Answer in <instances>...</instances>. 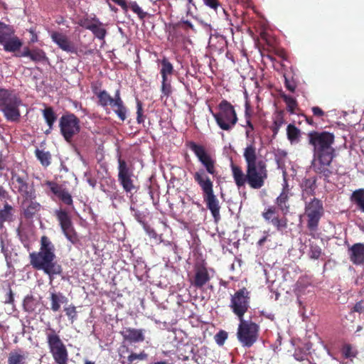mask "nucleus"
I'll return each instance as SVG.
<instances>
[{
  "mask_svg": "<svg viewBox=\"0 0 364 364\" xmlns=\"http://www.w3.org/2000/svg\"><path fill=\"white\" fill-rule=\"evenodd\" d=\"M324 214L323 203L316 198L305 202L304 215L307 217L306 227L311 232L318 230L321 218Z\"/></svg>",
  "mask_w": 364,
  "mask_h": 364,
  "instance_id": "9",
  "label": "nucleus"
},
{
  "mask_svg": "<svg viewBox=\"0 0 364 364\" xmlns=\"http://www.w3.org/2000/svg\"><path fill=\"white\" fill-rule=\"evenodd\" d=\"M219 112L215 113L210 109L218 127L225 131L230 130L237 122V116L233 105L226 100L218 105Z\"/></svg>",
  "mask_w": 364,
  "mask_h": 364,
  "instance_id": "6",
  "label": "nucleus"
},
{
  "mask_svg": "<svg viewBox=\"0 0 364 364\" xmlns=\"http://www.w3.org/2000/svg\"><path fill=\"white\" fill-rule=\"evenodd\" d=\"M118 181L122 186L126 193H131L135 189L134 181L132 178L133 176V168L129 166L127 161L118 156Z\"/></svg>",
  "mask_w": 364,
  "mask_h": 364,
  "instance_id": "14",
  "label": "nucleus"
},
{
  "mask_svg": "<svg viewBox=\"0 0 364 364\" xmlns=\"http://www.w3.org/2000/svg\"><path fill=\"white\" fill-rule=\"evenodd\" d=\"M349 258L355 265L364 264V244L355 243L348 248Z\"/></svg>",
  "mask_w": 364,
  "mask_h": 364,
  "instance_id": "22",
  "label": "nucleus"
},
{
  "mask_svg": "<svg viewBox=\"0 0 364 364\" xmlns=\"http://www.w3.org/2000/svg\"><path fill=\"white\" fill-rule=\"evenodd\" d=\"M250 304V292L245 288L238 289L231 296L229 307L237 318H244Z\"/></svg>",
  "mask_w": 364,
  "mask_h": 364,
  "instance_id": "11",
  "label": "nucleus"
},
{
  "mask_svg": "<svg viewBox=\"0 0 364 364\" xmlns=\"http://www.w3.org/2000/svg\"><path fill=\"white\" fill-rule=\"evenodd\" d=\"M316 181V177L305 178L303 179L301 184L302 200H305L307 198L315 195L317 188Z\"/></svg>",
  "mask_w": 364,
  "mask_h": 364,
  "instance_id": "26",
  "label": "nucleus"
},
{
  "mask_svg": "<svg viewBox=\"0 0 364 364\" xmlns=\"http://www.w3.org/2000/svg\"><path fill=\"white\" fill-rule=\"evenodd\" d=\"M284 85L286 88L291 92H294L296 90V85L294 80H289L284 75Z\"/></svg>",
  "mask_w": 364,
  "mask_h": 364,
  "instance_id": "56",
  "label": "nucleus"
},
{
  "mask_svg": "<svg viewBox=\"0 0 364 364\" xmlns=\"http://www.w3.org/2000/svg\"><path fill=\"white\" fill-rule=\"evenodd\" d=\"M203 1L205 6L213 9L214 11H217L218 7L220 6L219 0H203Z\"/></svg>",
  "mask_w": 364,
  "mask_h": 364,
  "instance_id": "55",
  "label": "nucleus"
},
{
  "mask_svg": "<svg viewBox=\"0 0 364 364\" xmlns=\"http://www.w3.org/2000/svg\"><path fill=\"white\" fill-rule=\"evenodd\" d=\"M26 353L21 349L12 350L8 356V364H26Z\"/></svg>",
  "mask_w": 364,
  "mask_h": 364,
  "instance_id": "31",
  "label": "nucleus"
},
{
  "mask_svg": "<svg viewBox=\"0 0 364 364\" xmlns=\"http://www.w3.org/2000/svg\"><path fill=\"white\" fill-rule=\"evenodd\" d=\"M16 57H28L32 61L35 63H43L48 61V58L46 52L38 48L30 49L28 47H24L22 52L15 54Z\"/></svg>",
  "mask_w": 364,
  "mask_h": 364,
  "instance_id": "19",
  "label": "nucleus"
},
{
  "mask_svg": "<svg viewBox=\"0 0 364 364\" xmlns=\"http://www.w3.org/2000/svg\"><path fill=\"white\" fill-rule=\"evenodd\" d=\"M308 144L312 147L313 159L311 167L314 172L328 182L335 173L332 161L336 157L333 145L335 136L327 131H311L307 134Z\"/></svg>",
  "mask_w": 364,
  "mask_h": 364,
  "instance_id": "3",
  "label": "nucleus"
},
{
  "mask_svg": "<svg viewBox=\"0 0 364 364\" xmlns=\"http://www.w3.org/2000/svg\"><path fill=\"white\" fill-rule=\"evenodd\" d=\"M43 117L49 127V131H46V133H50V131L53 129V124L57 119V115L55 113L53 109L51 107H46L43 111Z\"/></svg>",
  "mask_w": 364,
  "mask_h": 364,
  "instance_id": "34",
  "label": "nucleus"
},
{
  "mask_svg": "<svg viewBox=\"0 0 364 364\" xmlns=\"http://www.w3.org/2000/svg\"><path fill=\"white\" fill-rule=\"evenodd\" d=\"M11 181L15 188L26 200L36 198L33 188L29 185V176L24 170L13 171L11 172Z\"/></svg>",
  "mask_w": 364,
  "mask_h": 364,
  "instance_id": "13",
  "label": "nucleus"
},
{
  "mask_svg": "<svg viewBox=\"0 0 364 364\" xmlns=\"http://www.w3.org/2000/svg\"><path fill=\"white\" fill-rule=\"evenodd\" d=\"M93 21L95 22L90 31L95 36V38L99 40H105V38L107 33L106 28L104 27V24L97 18H93Z\"/></svg>",
  "mask_w": 364,
  "mask_h": 364,
  "instance_id": "33",
  "label": "nucleus"
},
{
  "mask_svg": "<svg viewBox=\"0 0 364 364\" xmlns=\"http://www.w3.org/2000/svg\"><path fill=\"white\" fill-rule=\"evenodd\" d=\"M128 4V9H130L134 13H135L138 17L143 20L146 16L147 13L144 11L139 6L136 1H130Z\"/></svg>",
  "mask_w": 364,
  "mask_h": 364,
  "instance_id": "43",
  "label": "nucleus"
},
{
  "mask_svg": "<svg viewBox=\"0 0 364 364\" xmlns=\"http://www.w3.org/2000/svg\"><path fill=\"white\" fill-rule=\"evenodd\" d=\"M173 30H176L178 28L183 29L186 33H188L189 30L196 32V29L192 23L188 20H181L180 21L172 25Z\"/></svg>",
  "mask_w": 364,
  "mask_h": 364,
  "instance_id": "41",
  "label": "nucleus"
},
{
  "mask_svg": "<svg viewBox=\"0 0 364 364\" xmlns=\"http://www.w3.org/2000/svg\"><path fill=\"white\" fill-rule=\"evenodd\" d=\"M130 210H132V212L133 213V216L134 217V218L141 224H143V225H145V223H144V214L140 212L139 210H136L135 208H134L133 207H131L130 208Z\"/></svg>",
  "mask_w": 364,
  "mask_h": 364,
  "instance_id": "54",
  "label": "nucleus"
},
{
  "mask_svg": "<svg viewBox=\"0 0 364 364\" xmlns=\"http://www.w3.org/2000/svg\"><path fill=\"white\" fill-rule=\"evenodd\" d=\"M36 301L33 295H27L23 302V306L26 312H33L36 309Z\"/></svg>",
  "mask_w": 364,
  "mask_h": 364,
  "instance_id": "40",
  "label": "nucleus"
},
{
  "mask_svg": "<svg viewBox=\"0 0 364 364\" xmlns=\"http://www.w3.org/2000/svg\"><path fill=\"white\" fill-rule=\"evenodd\" d=\"M46 333L47 343L50 353L57 364H67L68 353L65 344L53 328H48Z\"/></svg>",
  "mask_w": 364,
  "mask_h": 364,
  "instance_id": "8",
  "label": "nucleus"
},
{
  "mask_svg": "<svg viewBox=\"0 0 364 364\" xmlns=\"http://www.w3.org/2000/svg\"><path fill=\"white\" fill-rule=\"evenodd\" d=\"M284 122V120L282 116H277V118L274 120L273 124L271 127V129L274 136L277 134L280 127L282 126Z\"/></svg>",
  "mask_w": 364,
  "mask_h": 364,
  "instance_id": "51",
  "label": "nucleus"
},
{
  "mask_svg": "<svg viewBox=\"0 0 364 364\" xmlns=\"http://www.w3.org/2000/svg\"><path fill=\"white\" fill-rule=\"evenodd\" d=\"M243 157L246 164L245 173L241 166L233 163L230 165L236 186L240 189L247 184L252 189H260L267 180L269 172L267 161L258 156L254 141L244 149Z\"/></svg>",
  "mask_w": 364,
  "mask_h": 364,
  "instance_id": "2",
  "label": "nucleus"
},
{
  "mask_svg": "<svg viewBox=\"0 0 364 364\" xmlns=\"http://www.w3.org/2000/svg\"><path fill=\"white\" fill-rule=\"evenodd\" d=\"M36 158L40 161L43 166L47 167L51 163V154L49 151H44L36 149L35 151Z\"/></svg>",
  "mask_w": 364,
  "mask_h": 364,
  "instance_id": "38",
  "label": "nucleus"
},
{
  "mask_svg": "<svg viewBox=\"0 0 364 364\" xmlns=\"http://www.w3.org/2000/svg\"><path fill=\"white\" fill-rule=\"evenodd\" d=\"M195 347L192 344H185L178 349V358L183 361H187L190 359L197 362L195 354Z\"/></svg>",
  "mask_w": 364,
  "mask_h": 364,
  "instance_id": "29",
  "label": "nucleus"
},
{
  "mask_svg": "<svg viewBox=\"0 0 364 364\" xmlns=\"http://www.w3.org/2000/svg\"><path fill=\"white\" fill-rule=\"evenodd\" d=\"M249 109H250V106L247 103H246V108H245V118H246V127H247V129H246V131H245V135H246V137L248 138L251 135V132L252 131H254L255 129V127H254V125L252 124V123L251 122V120H250V114L249 113Z\"/></svg>",
  "mask_w": 364,
  "mask_h": 364,
  "instance_id": "45",
  "label": "nucleus"
},
{
  "mask_svg": "<svg viewBox=\"0 0 364 364\" xmlns=\"http://www.w3.org/2000/svg\"><path fill=\"white\" fill-rule=\"evenodd\" d=\"M15 209L7 202L0 208V230L4 228V223H11L15 220Z\"/></svg>",
  "mask_w": 364,
  "mask_h": 364,
  "instance_id": "25",
  "label": "nucleus"
},
{
  "mask_svg": "<svg viewBox=\"0 0 364 364\" xmlns=\"http://www.w3.org/2000/svg\"><path fill=\"white\" fill-rule=\"evenodd\" d=\"M313 114L318 117H321L325 115V112L319 107H313L311 108Z\"/></svg>",
  "mask_w": 364,
  "mask_h": 364,
  "instance_id": "59",
  "label": "nucleus"
},
{
  "mask_svg": "<svg viewBox=\"0 0 364 364\" xmlns=\"http://www.w3.org/2000/svg\"><path fill=\"white\" fill-rule=\"evenodd\" d=\"M22 100L18 94L12 89L0 87V111L9 122H17L20 120V107Z\"/></svg>",
  "mask_w": 364,
  "mask_h": 364,
  "instance_id": "5",
  "label": "nucleus"
},
{
  "mask_svg": "<svg viewBox=\"0 0 364 364\" xmlns=\"http://www.w3.org/2000/svg\"><path fill=\"white\" fill-rule=\"evenodd\" d=\"M210 279V277L208 269L204 265L196 267L195 277L192 282L195 287L202 289Z\"/></svg>",
  "mask_w": 364,
  "mask_h": 364,
  "instance_id": "23",
  "label": "nucleus"
},
{
  "mask_svg": "<svg viewBox=\"0 0 364 364\" xmlns=\"http://www.w3.org/2000/svg\"><path fill=\"white\" fill-rule=\"evenodd\" d=\"M214 338L218 345L223 346L225 340L228 338V333L223 330H221L215 334Z\"/></svg>",
  "mask_w": 364,
  "mask_h": 364,
  "instance_id": "52",
  "label": "nucleus"
},
{
  "mask_svg": "<svg viewBox=\"0 0 364 364\" xmlns=\"http://www.w3.org/2000/svg\"><path fill=\"white\" fill-rule=\"evenodd\" d=\"M160 63L161 65L160 70L161 78H168V76L171 75L174 72L172 63H171L165 57L160 60Z\"/></svg>",
  "mask_w": 364,
  "mask_h": 364,
  "instance_id": "36",
  "label": "nucleus"
},
{
  "mask_svg": "<svg viewBox=\"0 0 364 364\" xmlns=\"http://www.w3.org/2000/svg\"><path fill=\"white\" fill-rule=\"evenodd\" d=\"M322 254V250L315 242H311L309 246V257L314 259H318Z\"/></svg>",
  "mask_w": 364,
  "mask_h": 364,
  "instance_id": "46",
  "label": "nucleus"
},
{
  "mask_svg": "<svg viewBox=\"0 0 364 364\" xmlns=\"http://www.w3.org/2000/svg\"><path fill=\"white\" fill-rule=\"evenodd\" d=\"M110 107L114 114L122 122H124L127 119L128 108L121 97L119 89L116 90V99Z\"/></svg>",
  "mask_w": 364,
  "mask_h": 364,
  "instance_id": "20",
  "label": "nucleus"
},
{
  "mask_svg": "<svg viewBox=\"0 0 364 364\" xmlns=\"http://www.w3.org/2000/svg\"><path fill=\"white\" fill-rule=\"evenodd\" d=\"M14 302V294L11 288L9 289L8 293L5 296L4 303L12 304Z\"/></svg>",
  "mask_w": 364,
  "mask_h": 364,
  "instance_id": "60",
  "label": "nucleus"
},
{
  "mask_svg": "<svg viewBox=\"0 0 364 364\" xmlns=\"http://www.w3.org/2000/svg\"><path fill=\"white\" fill-rule=\"evenodd\" d=\"M287 134L288 139L292 144L299 141L301 131L295 125L289 124L287 128Z\"/></svg>",
  "mask_w": 364,
  "mask_h": 364,
  "instance_id": "37",
  "label": "nucleus"
},
{
  "mask_svg": "<svg viewBox=\"0 0 364 364\" xmlns=\"http://www.w3.org/2000/svg\"><path fill=\"white\" fill-rule=\"evenodd\" d=\"M64 311L68 317L69 321L73 323L77 318V311L75 306H70L64 308Z\"/></svg>",
  "mask_w": 364,
  "mask_h": 364,
  "instance_id": "49",
  "label": "nucleus"
},
{
  "mask_svg": "<svg viewBox=\"0 0 364 364\" xmlns=\"http://www.w3.org/2000/svg\"><path fill=\"white\" fill-rule=\"evenodd\" d=\"M85 176L86 177V181L87 183L92 186L93 188H95L97 184V181L95 178L91 176V175L88 173H85Z\"/></svg>",
  "mask_w": 364,
  "mask_h": 364,
  "instance_id": "58",
  "label": "nucleus"
},
{
  "mask_svg": "<svg viewBox=\"0 0 364 364\" xmlns=\"http://www.w3.org/2000/svg\"><path fill=\"white\" fill-rule=\"evenodd\" d=\"M267 236H264L262 237L260 240H259V241L257 242V246L259 247H262L264 243L267 241Z\"/></svg>",
  "mask_w": 364,
  "mask_h": 364,
  "instance_id": "63",
  "label": "nucleus"
},
{
  "mask_svg": "<svg viewBox=\"0 0 364 364\" xmlns=\"http://www.w3.org/2000/svg\"><path fill=\"white\" fill-rule=\"evenodd\" d=\"M44 186H48L50 191L58 198V199L68 206L72 207L74 210L73 200L69 191L55 181H46Z\"/></svg>",
  "mask_w": 364,
  "mask_h": 364,
  "instance_id": "16",
  "label": "nucleus"
},
{
  "mask_svg": "<svg viewBox=\"0 0 364 364\" xmlns=\"http://www.w3.org/2000/svg\"><path fill=\"white\" fill-rule=\"evenodd\" d=\"M50 38L63 50L71 53H75L77 52L74 43L69 40L65 34L58 31H52L50 33Z\"/></svg>",
  "mask_w": 364,
  "mask_h": 364,
  "instance_id": "17",
  "label": "nucleus"
},
{
  "mask_svg": "<svg viewBox=\"0 0 364 364\" xmlns=\"http://www.w3.org/2000/svg\"><path fill=\"white\" fill-rule=\"evenodd\" d=\"M31 33L32 34V37L31 38V43H35L38 41V36L33 31H31Z\"/></svg>",
  "mask_w": 364,
  "mask_h": 364,
  "instance_id": "64",
  "label": "nucleus"
},
{
  "mask_svg": "<svg viewBox=\"0 0 364 364\" xmlns=\"http://www.w3.org/2000/svg\"><path fill=\"white\" fill-rule=\"evenodd\" d=\"M186 146L195 154L198 161L205 169H198L193 174V176L195 182L200 186L202 191L203 200L206 204L207 208L210 211L215 221L218 222L220 219V205L217 196L214 194L213 182L207 175V173L212 176L217 174L215 161L207 151L204 146L193 141H188Z\"/></svg>",
  "mask_w": 364,
  "mask_h": 364,
  "instance_id": "1",
  "label": "nucleus"
},
{
  "mask_svg": "<svg viewBox=\"0 0 364 364\" xmlns=\"http://www.w3.org/2000/svg\"><path fill=\"white\" fill-rule=\"evenodd\" d=\"M144 331L143 329L127 328L120 333L125 341L130 343H139L144 341L145 339Z\"/></svg>",
  "mask_w": 364,
  "mask_h": 364,
  "instance_id": "27",
  "label": "nucleus"
},
{
  "mask_svg": "<svg viewBox=\"0 0 364 364\" xmlns=\"http://www.w3.org/2000/svg\"><path fill=\"white\" fill-rule=\"evenodd\" d=\"M237 338L242 346L250 348L257 341L259 326L252 319L238 318Z\"/></svg>",
  "mask_w": 364,
  "mask_h": 364,
  "instance_id": "7",
  "label": "nucleus"
},
{
  "mask_svg": "<svg viewBox=\"0 0 364 364\" xmlns=\"http://www.w3.org/2000/svg\"><path fill=\"white\" fill-rule=\"evenodd\" d=\"M143 105L141 101L136 100V122L138 124H143L145 120V116L143 114Z\"/></svg>",
  "mask_w": 364,
  "mask_h": 364,
  "instance_id": "50",
  "label": "nucleus"
},
{
  "mask_svg": "<svg viewBox=\"0 0 364 364\" xmlns=\"http://www.w3.org/2000/svg\"><path fill=\"white\" fill-rule=\"evenodd\" d=\"M306 119V122H307L308 124L309 125H311V126H316V123L314 122L313 118L311 117H308L305 114L303 115Z\"/></svg>",
  "mask_w": 364,
  "mask_h": 364,
  "instance_id": "62",
  "label": "nucleus"
},
{
  "mask_svg": "<svg viewBox=\"0 0 364 364\" xmlns=\"http://www.w3.org/2000/svg\"><path fill=\"white\" fill-rule=\"evenodd\" d=\"M264 220L268 223L272 224L277 231H282L288 225V219L287 215L279 217L277 213V207L274 205L269 206L262 213Z\"/></svg>",
  "mask_w": 364,
  "mask_h": 364,
  "instance_id": "15",
  "label": "nucleus"
},
{
  "mask_svg": "<svg viewBox=\"0 0 364 364\" xmlns=\"http://www.w3.org/2000/svg\"><path fill=\"white\" fill-rule=\"evenodd\" d=\"M55 259V245L46 235L41 237L38 251L29 253L30 264L32 267L36 270L43 271L50 280L54 276L60 275L63 273L62 266Z\"/></svg>",
  "mask_w": 364,
  "mask_h": 364,
  "instance_id": "4",
  "label": "nucleus"
},
{
  "mask_svg": "<svg viewBox=\"0 0 364 364\" xmlns=\"http://www.w3.org/2000/svg\"><path fill=\"white\" fill-rule=\"evenodd\" d=\"M281 97L287 105V111L291 114L294 113V110L297 107V102L295 98L284 93L281 95Z\"/></svg>",
  "mask_w": 364,
  "mask_h": 364,
  "instance_id": "42",
  "label": "nucleus"
},
{
  "mask_svg": "<svg viewBox=\"0 0 364 364\" xmlns=\"http://www.w3.org/2000/svg\"><path fill=\"white\" fill-rule=\"evenodd\" d=\"M128 4V9H130L134 13H135L138 17L143 20L146 16L147 13L144 11L139 6L136 1H130Z\"/></svg>",
  "mask_w": 364,
  "mask_h": 364,
  "instance_id": "44",
  "label": "nucleus"
},
{
  "mask_svg": "<svg viewBox=\"0 0 364 364\" xmlns=\"http://www.w3.org/2000/svg\"><path fill=\"white\" fill-rule=\"evenodd\" d=\"M351 311L358 312L359 314L364 313V302L363 301L357 302L353 307Z\"/></svg>",
  "mask_w": 364,
  "mask_h": 364,
  "instance_id": "57",
  "label": "nucleus"
},
{
  "mask_svg": "<svg viewBox=\"0 0 364 364\" xmlns=\"http://www.w3.org/2000/svg\"><path fill=\"white\" fill-rule=\"evenodd\" d=\"M9 198V193L6 190L0 185V199H6Z\"/></svg>",
  "mask_w": 364,
  "mask_h": 364,
  "instance_id": "61",
  "label": "nucleus"
},
{
  "mask_svg": "<svg viewBox=\"0 0 364 364\" xmlns=\"http://www.w3.org/2000/svg\"><path fill=\"white\" fill-rule=\"evenodd\" d=\"M341 352L346 359L352 360L358 355V350L350 343H345L342 346Z\"/></svg>",
  "mask_w": 364,
  "mask_h": 364,
  "instance_id": "39",
  "label": "nucleus"
},
{
  "mask_svg": "<svg viewBox=\"0 0 364 364\" xmlns=\"http://www.w3.org/2000/svg\"><path fill=\"white\" fill-rule=\"evenodd\" d=\"M14 35V29L10 25L0 21V44Z\"/></svg>",
  "mask_w": 364,
  "mask_h": 364,
  "instance_id": "35",
  "label": "nucleus"
},
{
  "mask_svg": "<svg viewBox=\"0 0 364 364\" xmlns=\"http://www.w3.org/2000/svg\"><path fill=\"white\" fill-rule=\"evenodd\" d=\"M147 358H148V354L146 353L144 351H142L139 354L135 353H132L127 358V364H132L136 360H145L147 359Z\"/></svg>",
  "mask_w": 364,
  "mask_h": 364,
  "instance_id": "48",
  "label": "nucleus"
},
{
  "mask_svg": "<svg viewBox=\"0 0 364 364\" xmlns=\"http://www.w3.org/2000/svg\"><path fill=\"white\" fill-rule=\"evenodd\" d=\"M41 205L33 199L25 200L23 203L22 215L26 220L33 219V217L40 211Z\"/></svg>",
  "mask_w": 364,
  "mask_h": 364,
  "instance_id": "24",
  "label": "nucleus"
},
{
  "mask_svg": "<svg viewBox=\"0 0 364 364\" xmlns=\"http://www.w3.org/2000/svg\"><path fill=\"white\" fill-rule=\"evenodd\" d=\"M161 91L164 96L168 97L172 92L171 81L168 78H162Z\"/></svg>",
  "mask_w": 364,
  "mask_h": 364,
  "instance_id": "47",
  "label": "nucleus"
},
{
  "mask_svg": "<svg viewBox=\"0 0 364 364\" xmlns=\"http://www.w3.org/2000/svg\"><path fill=\"white\" fill-rule=\"evenodd\" d=\"M50 309L57 312L60 309L61 304L68 302V298L61 292L55 291L50 292Z\"/></svg>",
  "mask_w": 364,
  "mask_h": 364,
  "instance_id": "28",
  "label": "nucleus"
},
{
  "mask_svg": "<svg viewBox=\"0 0 364 364\" xmlns=\"http://www.w3.org/2000/svg\"><path fill=\"white\" fill-rule=\"evenodd\" d=\"M289 188L287 181H284V185L282 192L275 200L277 209L279 210L283 215H287L290 211Z\"/></svg>",
  "mask_w": 364,
  "mask_h": 364,
  "instance_id": "18",
  "label": "nucleus"
},
{
  "mask_svg": "<svg viewBox=\"0 0 364 364\" xmlns=\"http://www.w3.org/2000/svg\"><path fill=\"white\" fill-rule=\"evenodd\" d=\"M54 215L67 240L73 245L77 244L79 242L78 235L73 226L68 211L65 209L59 208L54 211Z\"/></svg>",
  "mask_w": 364,
  "mask_h": 364,
  "instance_id": "12",
  "label": "nucleus"
},
{
  "mask_svg": "<svg viewBox=\"0 0 364 364\" xmlns=\"http://www.w3.org/2000/svg\"><path fill=\"white\" fill-rule=\"evenodd\" d=\"M350 200L356 205L358 210L364 213V188L354 191L350 197Z\"/></svg>",
  "mask_w": 364,
  "mask_h": 364,
  "instance_id": "32",
  "label": "nucleus"
},
{
  "mask_svg": "<svg viewBox=\"0 0 364 364\" xmlns=\"http://www.w3.org/2000/svg\"><path fill=\"white\" fill-rule=\"evenodd\" d=\"M1 45H3L5 51L14 53L19 50L22 46V42L17 36L14 35Z\"/></svg>",
  "mask_w": 364,
  "mask_h": 364,
  "instance_id": "30",
  "label": "nucleus"
},
{
  "mask_svg": "<svg viewBox=\"0 0 364 364\" xmlns=\"http://www.w3.org/2000/svg\"><path fill=\"white\" fill-rule=\"evenodd\" d=\"M92 91L98 100V105L102 107L111 106L116 99V92L114 97H112L107 91L100 89L97 85H92Z\"/></svg>",
  "mask_w": 364,
  "mask_h": 364,
  "instance_id": "21",
  "label": "nucleus"
},
{
  "mask_svg": "<svg viewBox=\"0 0 364 364\" xmlns=\"http://www.w3.org/2000/svg\"><path fill=\"white\" fill-rule=\"evenodd\" d=\"M95 21H93V18L92 19H89L88 18H84L79 21L78 24L90 31L92 28L93 25L95 24Z\"/></svg>",
  "mask_w": 364,
  "mask_h": 364,
  "instance_id": "53",
  "label": "nucleus"
},
{
  "mask_svg": "<svg viewBox=\"0 0 364 364\" xmlns=\"http://www.w3.org/2000/svg\"><path fill=\"white\" fill-rule=\"evenodd\" d=\"M59 128L64 139L70 143L73 137L80 132V120L73 113L64 114L59 119Z\"/></svg>",
  "mask_w": 364,
  "mask_h": 364,
  "instance_id": "10",
  "label": "nucleus"
}]
</instances>
